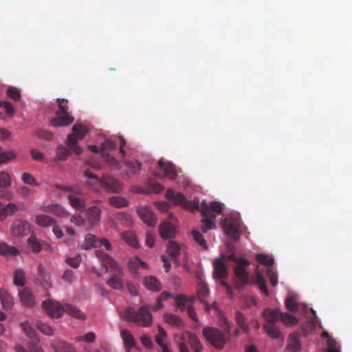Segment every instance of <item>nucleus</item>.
<instances>
[{
  "label": "nucleus",
  "mask_w": 352,
  "mask_h": 352,
  "mask_svg": "<svg viewBox=\"0 0 352 352\" xmlns=\"http://www.w3.org/2000/svg\"><path fill=\"white\" fill-rule=\"evenodd\" d=\"M159 231L163 239H171L175 236V226L168 221H165L160 225Z\"/></svg>",
  "instance_id": "obj_18"
},
{
  "label": "nucleus",
  "mask_w": 352,
  "mask_h": 352,
  "mask_svg": "<svg viewBox=\"0 0 352 352\" xmlns=\"http://www.w3.org/2000/svg\"><path fill=\"white\" fill-rule=\"evenodd\" d=\"M36 135L39 139L45 140H51L53 138V134L47 130H38L36 132Z\"/></svg>",
  "instance_id": "obj_60"
},
{
  "label": "nucleus",
  "mask_w": 352,
  "mask_h": 352,
  "mask_svg": "<svg viewBox=\"0 0 352 352\" xmlns=\"http://www.w3.org/2000/svg\"><path fill=\"white\" fill-rule=\"evenodd\" d=\"M166 197L175 202V204L186 207L187 199L186 197L178 192H175L172 189H168L166 192Z\"/></svg>",
  "instance_id": "obj_22"
},
{
  "label": "nucleus",
  "mask_w": 352,
  "mask_h": 352,
  "mask_svg": "<svg viewBox=\"0 0 352 352\" xmlns=\"http://www.w3.org/2000/svg\"><path fill=\"white\" fill-rule=\"evenodd\" d=\"M67 311L69 314L76 318L78 319H85V316L83 312H82L79 309L72 307V306H67Z\"/></svg>",
  "instance_id": "obj_56"
},
{
  "label": "nucleus",
  "mask_w": 352,
  "mask_h": 352,
  "mask_svg": "<svg viewBox=\"0 0 352 352\" xmlns=\"http://www.w3.org/2000/svg\"><path fill=\"white\" fill-rule=\"evenodd\" d=\"M81 258L80 256L75 257L67 258L66 263L74 268H76L80 265Z\"/></svg>",
  "instance_id": "obj_62"
},
{
  "label": "nucleus",
  "mask_w": 352,
  "mask_h": 352,
  "mask_svg": "<svg viewBox=\"0 0 352 352\" xmlns=\"http://www.w3.org/2000/svg\"><path fill=\"white\" fill-rule=\"evenodd\" d=\"M56 188L70 192L68 195V199L70 205L74 208L81 210L85 208V201L82 198L77 197L78 195H83V190L79 186L56 184Z\"/></svg>",
  "instance_id": "obj_4"
},
{
  "label": "nucleus",
  "mask_w": 352,
  "mask_h": 352,
  "mask_svg": "<svg viewBox=\"0 0 352 352\" xmlns=\"http://www.w3.org/2000/svg\"><path fill=\"white\" fill-rule=\"evenodd\" d=\"M56 101L58 104V117L51 120V125L63 126L70 124L73 122L74 118L68 114L67 100L58 98Z\"/></svg>",
  "instance_id": "obj_7"
},
{
  "label": "nucleus",
  "mask_w": 352,
  "mask_h": 352,
  "mask_svg": "<svg viewBox=\"0 0 352 352\" xmlns=\"http://www.w3.org/2000/svg\"><path fill=\"white\" fill-rule=\"evenodd\" d=\"M74 153L72 150L68 146V148L63 146H58L56 149V160L64 161L66 160L70 154Z\"/></svg>",
  "instance_id": "obj_40"
},
{
  "label": "nucleus",
  "mask_w": 352,
  "mask_h": 352,
  "mask_svg": "<svg viewBox=\"0 0 352 352\" xmlns=\"http://www.w3.org/2000/svg\"><path fill=\"white\" fill-rule=\"evenodd\" d=\"M42 307L52 318H58L64 312L63 307L58 302L52 300L44 301Z\"/></svg>",
  "instance_id": "obj_13"
},
{
  "label": "nucleus",
  "mask_w": 352,
  "mask_h": 352,
  "mask_svg": "<svg viewBox=\"0 0 352 352\" xmlns=\"http://www.w3.org/2000/svg\"><path fill=\"white\" fill-rule=\"evenodd\" d=\"M192 234L193 236L194 240L204 250L208 248L207 243L206 240L204 239L201 233H200L198 230L194 229L192 231Z\"/></svg>",
  "instance_id": "obj_49"
},
{
  "label": "nucleus",
  "mask_w": 352,
  "mask_h": 352,
  "mask_svg": "<svg viewBox=\"0 0 352 352\" xmlns=\"http://www.w3.org/2000/svg\"><path fill=\"white\" fill-rule=\"evenodd\" d=\"M72 130L74 133L69 134L67 136V146L74 151V153L78 155L82 153V148L78 145V139H82L88 130L81 124H75Z\"/></svg>",
  "instance_id": "obj_6"
},
{
  "label": "nucleus",
  "mask_w": 352,
  "mask_h": 352,
  "mask_svg": "<svg viewBox=\"0 0 352 352\" xmlns=\"http://www.w3.org/2000/svg\"><path fill=\"white\" fill-rule=\"evenodd\" d=\"M280 320L283 322L285 325L287 327H290L298 323L297 318L287 313H282L280 314Z\"/></svg>",
  "instance_id": "obj_43"
},
{
  "label": "nucleus",
  "mask_w": 352,
  "mask_h": 352,
  "mask_svg": "<svg viewBox=\"0 0 352 352\" xmlns=\"http://www.w3.org/2000/svg\"><path fill=\"white\" fill-rule=\"evenodd\" d=\"M0 300L5 309H10L14 305L13 298L4 289H0Z\"/></svg>",
  "instance_id": "obj_32"
},
{
  "label": "nucleus",
  "mask_w": 352,
  "mask_h": 352,
  "mask_svg": "<svg viewBox=\"0 0 352 352\" xmlns=\"http://www.w3.org/2000/svg\"><path fill=\"white\" fill-rule=\"evenodd\" d=\"M225 233L234 241H239L241 237L239 228L240 221L238 219L226 220L222 225Z\"/></svg>",
  "instance_id": "obj_12"
},
{
  "label": "nucleus",
  "mask_w": 352,
  "mask_h": 352,
  "mask_svg": "<svg viewBox=\"0 0 352 352\" xmlns=\"http://www.w3.org/2000/svg\"><path fill=\"white\" fill-rule=\"evenodd\" d=\"M96 256L100 258L102 265L109 270L113 271L109 279L107 281V284L113 289H122L124 288V282L122 279L123 271L118 263L110 257L106 253L97 250L96 251Z\"/></svg>",
  "instance_id": "obj_1"
},
{
  "label": "nucleus",
  "mask_w": 352,
  "mask_h": 352,
  "mask_svg": "<svg viewBox=\"0 0 352 352\" xmlns=\"http://www.w3.org/2000/svg\"><path fill=\"white\" fill-rule=\"evenodd\" d=\"M19 254L18 250L6 243L0 244V254L6 256H16Z\"/></svg>",
  "instance_id": "obj_41"
},
{
  "label": "nucleus",
  "mask_w": 352,
  "mask_h": 352,
  "mask_svg": "<svg viewBox=\"0 0 352 352\" xmlns=\"http://www.w3.org/2000/svg\"><path fill=\"white\" fill-rule=\"evenodd\" d=\"M35 222L39 226L47 228L56 224V220L46 214H38L36 217Z\"/></svg>",
  "instance_id": "obj_30"
},
{
  "label": "nucleus",
  "mask_w": 352,
  "mask_h": 352,
  "mask_svg": "<svg viewBox=\"0 0 352 352\" xmlns=\"http://www.w3.org/2000/svg\"><path fill=\"white\" fill-rule=\"evenodd\" d=\"M281 311L278 309L266 308L263 311V316L265 318V324H276L280 318Z\"/></svg>",
  "instance_id": "obj_21"
},
{
  "label": "nucleus",
  "mask_w": 352,
  "mask_h": 352,
  "mask_svg": "<svg viewBox=\"0 0 352 352\" xmlns=\"http://www.w3.org/2000/svg\"><path fill=\"white\" fill-rule=\"evenodd\" d=\"M28 244L32 249L34 253L39 252L42 249V244L41 242L34 236H31L28 239Z\"/></svg>",
  "instance_id": "obj_52"
},
{
  "label": "nucleus",
  "mask_w": 352,
  "mask_h": 352,
  "mask_svg": "<svg viewBox=\"0 0 352 352\" xmlns=\"http://www.w3.org/2000/svg\"><path fill=\"white\" fill-rule=\"evenodd\" d=\"M101 210L97 206L89 207L86 211V217L89 223L96 226L100 220Z\"/></svg>",
  "instance_id": "obj_20"
},
{
  "label": "nucleus",
  "mask_w": 352,
  "mask_h": 352,
  "mask_svg": "<svg viewBox=\"0 0 352 352\" xmlns=\"http://www.w3.org/2000/svg\"><path fill=\"white\" fill-rule=\"evenodd\" d=\"M226 328L223 331L218 328L206 327L203 329V336L205 339L218 350L222 349L230 341L232 324L224 319Z\"/></svg>",
  "instance_id": "obj_2"
},
{
  "label": "nucleus",
  "mask_w": 352,
  "mask_h": 352,
  "mask_svg": "<svg viewBox=\"0 0 352 352\" xmlns=\"http://www.w3.org/2000/svg\"><path fill=\"white\" fill-rule=\"evenodd\" d=\"M180 252V248L175 241H169L166 248V253L171 259L175 260L177 258Z\"/></svg>",
  "instance_id": "obj_38"
},
{
  "label": "nucleus",
  "mask_w": 352,
  "mask_h": 352,
  "mask_svg": "<svg viewBox=\"0 0 352 352\" xmlns=\"http://www.w3.org/2000/svg\"><path fill=\"white\" fill-rule=\"evenodd\" d=\"M16 157L13 151L0 153V164L6 163Z\"/></svg>",
  "instance_id": "obj_55"
},
{
  "label": "nucleus",
  "mask_w": 352,
  "mask_h": 352,
  "mask_svg": "<svg viewBox=\"0 0 352 352\" xmlns=\"http://www.w3.org/2000/svg\"><path fill=\"white\" fill-rule=\"evenodd\" d=\"M213 277L214 278H224L228 276V270L221 258H217L213 262Z\"/></svg>",
  "instance_id": "obj_17"
},
{
  "label": "nucleus",
  "mask_w": 352,
  "mask_h": 352,
  "mask_svg": "<svg viewBox=\"0 0 352 352\" xmlns=\"http://www.w3.org/2000/svg\"><path fill=\"white\" fill-rule=\"evenodd\" d=\"M18 210V206L15 204L10 203L6 206L0 203V220L5 219L8 215L14 214Z\"/></svg>",
  "instance_id": "obj_27"
},
{
  "label": "nucleus",
  "mask_w": 352,
  "mask_h": 352,
  "mask_svg": "<svg viewBox=\"0 0 352 352\" xmlns=\"http://www.w3.org/2000/svg\"><path fill=\"white\" fill-rule=\"evenodd\" d=\"M176 305L178 308H179L182 311H184L186 309V304L190 299L187 298L186 296L182 295H179L176 297Z\"/></svg>",
  "instance_id": "obj_59"
},
{
  "label": "nucleus",
  "mask_w": 352,
  "mask_h": 352,
  "mask_svg": "<svg viewBox=\"0 0 352 352\" xmlns=\"http://www.w3.org/2000/svg\"><path fill=\"white\" fill-rule=\"evenodd\" d=\"M204 219H202V226H201V231L204 233L207 232L208 230L211 229L216 228V225L214 223V218H212L209 216H203Z\"/></svg>",
  "instance_id": "obj_42"
},
{
  "label": "nucleus",
  "mask_w": 352,
  "mask_h": 352,
  "mask_svg": "<svg viewBox=\"0 0 352 352\" xmlns=\"http://www.w3.org/2000/svg\"><path fill=\"white\" fill-rule=\"evenodd\" d=\"M52 346L56 352H76L72 344L64 341H54Z\"/></svg>",
  "instance_id": "obj_28"
},
{
  "label": "nucleus",
  "mask_w": 352,
  "mask_h": 352,
  "mask_svg": "<svg viewBox=\"0 0 352 352\" xmlns=\"http://www.w3.org/2000/svg\"><path fill=\"white\" fill-rule=\"evenodd\" d=\"M21 326L27 336H28L30 338L32 339V340H34V339H36L35 338V336H36L35 330L28 322L21 323Z\"/></svg>",
  "instance_id": "obj_54"
},
{
  "label": "nucleus",
  "mask_w": 352,
  "mask_h": 352,
  "mask_svg": "<svg viewBox=\"0 0 352 352\" xmlns=\"http://www.w3.org/2000/svg\"><path fill=\"white\" fill-rule=\"evenodd\" d=\"M141 165L142 164L138 160H131L125 162V166L129 169L130 173L132 174L137 173L140 169Z\"/></svg>",
  "instance_id": "obj_51"
},
{
  "label": "nucleus",
  "mask_w": 352,
  "mask_h": 352,
  "mask_svg": "<svg viewBox=\"0 0 352 352\" xmlns=\"http://www.w3.org/2000/svg\"><path fill=\"white\" fill-rule=\"evenodd\" d=\"M104 246L107 250H111V246L108 240L105 239H98L95 235L87 234L85 236L84 243L81 245V248L89 250L93 248Z\"/></svg>",
  "instance_id": "obj_9"
},
{
  "label": "nucleus",
  "mask_w": 352,
  "mask_h": 352,
  "mask_svg": "<svg viewBox=\"0 0 352 352\" xmlns=\"http://www.w3.org/2000/svg\"><path fill=\"white\" fill-rule=\"evenodd\" d=\"M38 280L44 287H50L52 285L50 276L41 265L38 267Z\"/></svg>",
  "instance_id": "obj_31"
},
{
  "label": "nucleus",
  "mask_w": 352,
  "mask_h": 352,
  "mask_svg": "<svg viewBox=\"0 0 352 352\" xmlns=\"http://www.w3.org/2000/svg\"><path fill=\"white\" fill-rule=\"evenodd\" d=\"M140 259L138 257H134L131 259L128 263V266L130 270L133 272H137L140 266Z\"/></svg>",
  "instance_id": "obj_61"
},
{
  "label": "nucleus",
  "mask_w": 352,
  "mask_h": 352,
  "mask_svg": "<svg viewBox=\"0 0 352 352\" xmlns=\"http://www.w3.org/2000/svg\"><path fill=\"white\" fill-rule=\"evenodd\" d=\"M186 341L191 346L193 352H202L203 346L199 339V338L195 334L190 331H186Z\"/></svg>",
  "instance_id": "obj_23"
},
{
  "label": "nucleus",
  "mask_w": 352,
  "mask_h": 352,
  "mask_svg": "<svg viewBox=\"0 0 352 352\" xmlns=\"http://www.w3.org/2000/svg\"><path fill=\"white\" fill-rule=\"evenodd\" d=\"M144 285L148 290L158 292L161 289L160 282L154 276H148L144 278Z\"/></svg>",
  "instance_id": "obj_36"
},
{
  "label": "nucleus",
  "mask_w": 352,
  "mask_h": 352,
  "mask_svg": "<svg viewBox=\"0 0 352 352\" xmlns=\"http://www.w3.org/2000/svg\"><path fill=\"white\" fill-rule=\"evenodd\" d=\"M137 212L141 220L148 226L153 227L156 225L157 217L149 208L139 207L137 208Z\"/></svg>",
  "instance_id": "obj_14"
},
{
  "label": "nucleus",
  "mask_w": 352,
  "mask_h": 352,
  "mask_svg": "<svg viewBox=\"0 0 352 352\" xmlns=\"http://www.w3.org/2000/svg\"><path fill=\"white\" fill-rule=\"evenodd\" d=\"M285 306L291 312H296L298 309L297 299L294 296H290L285 300Z\"/></svg>",
  "instance_id": "obj_46"
},
{
  "label": "nucleus",
  "mask_w": 352,
  "mask_h": 352,
  "mask_svg": "<svg viewBox=\"0 0 352 352\" xmlns=\"http://www.w3.org/2000/svg\"><path fill=\"white\" fill-rule=\"evenodd\" d=\"M256 258L260 264L267 267L272 266L274 261L272 257L264 254H256Z\"/></svg>",
  "instance_id": "obj_47"
},
{
  "label": "nucleus",
  "mask_w": 352,
  "mask_h": 352,
  "mask_svg": "<svg viewBox=\"0 0 352 352\" xmlns=\"http://www.w3.org/2000/svg\"><path fill=\"white\" fill-rule=\"evenodd\" d=\"M109 203L116 208L127 206L128 202L126 199L119 196H113L109 199Z\"/></svg>",
  "instance_id": "obj_45"
},
{
  "label": "nucleus",
  "mask_w": 352,
  "mask_h": 352,
  "mask_svg": "<svg viewBox=\"0 0 352 352\" xmlns=\"http://www.w3.org/2000/svg\"><path fill=\"white\" fill-rule=\"evenodd\" d=\"M100 187L106 192L118 193L122 190L123 186L118 179L108 175H104L101 177Z\"/></svg>",
  "instance_id": "obj_10"
},
{
  "label": "nucleus",
  "mask_w": 352,
  "mask_h": 352,
  "mask_svg": "<svg viewBox=\"0 0 352 352\" xmlns=\"http://www.w3.org/2000/svg\"><path fill=\"white\" fill-rule=\"evenodd\" d=\"M15 110L10 103L0 100V118L4 117V113H6L9 116H12Z\"/></svg>",
  "instance_id": "obj_39"
},
{
  "label": "nucleus",
  "mask_w": 352,
  "mask_h": 352,
  "mask_svg": "<svg viewBox=\"0 0 352 352\" xmlns=\"http://www.w3.org/2000/svg\"><path fill=\"white\" fill-rule=\"evenodd\" d=\"M209 293L210 290L207 285L204 281L200 280L197 288V294L199 300L201 302L206 303L205 298L209 295Z\"/></svg>",
  "instance_id": "obj_33"
},
{
  "label": "nucleus",
  "mask_w": 352,
  "mask_h": 352,
  "mask_svg": "<svg viewBox=\"0 0 352 352\" xmlns=\"http://www.w3.org/2000/svg\"><path fill=\"white\" fill-rule=\"evenodd\" d=\"M37 328L43 333L45 334L47 336H52L54 333L53 328L50 325H49L46 323L38 322L37 324Z\"/></svg>",
  "instance_id": "obj_57"
},
{
  "label": "nucleus",
  "mask_w": 352,
  "mask_h": 352,
  "mask_svg": "<svg viewBox=\"0 0 352 352\" xmlns=\"http://www.w3.org/2000/svg\"><path fill=\"white\" fill-rule=\"evenodd\" d=\"M287 349L291 352L300 351V344L298 334L292 333L289 335V342L287 344Z\"/></svg>",
  "instance_id": "obj_35"
},
{
  "label": "nucleus",
  "mask_w": 352,
  "mask_h": 352,
  "mask_svg": "<svg viewBox=\"0 0 352 352\" xmlns=\"http://www.w3.org/2000/svg\"><path fill=\"white\" fill-rule=\"evenodd\" d=\"M30 231V224L22 220H16L12 226V232L14 236H23Z\"/></svg>",
  "instance_id": "obj_15"
},
{
  "label": "nucleus",
  "mask_w": 352,
  "mask_h": 352,
  "mask_svg": "<svg viewBox=\"0 0 352 352\" xmlns=\"http://www.w3.org/2000/svg\"><path fill=\"white\" fill-rule=\"evenodd\" d=\"M21 302L27 307H32L34 305V298L28 288H24L19 293Z\"/></svg>",
  "instance_id": "obj_26"
},
{
  "label": "nucleus",
  "mask_w": 352,
  "mask_h": 352,
  "mask_svg": "<svg viewBox=\"0 0 352 352\" xmlns=\"http://www.w3.org/2000/svg\"><path fill=\"white\" fill-rule=\"evenodd\" d=\"M95 339H96V335L94 332H91V331L86 333L83 337L77 336L75 338V340L76 342L85 341V342H89V343H91V342H94Z\"/></svg>",
  "instance_id": "obj_58"
},
{
  "label": "nucleus",
  "mask_w": 352,
  "mask_h": 352,
  "mask_svg": "<svg viewBox=\"0 0 352 352\" xmlns=\"http://www.w3.org/2000/svg\"><path fill=\"white\" fill-rule=\"evenodd\" d=\"M263 328L266 333L273 339H283V336L280 329L276 324H265Z\"/></svg>",
  "instance_id": "obj_29"
},
{
  "label": "nucleus",
  "mask_w": 352,
  "mask_h": 352,
  "mask_svg": "<svg viewBox=\"0 0 352 352\" xmlns=\"http://www.w3.org/2000/svg\"><path fill=\"white\" fill-rule=\"evenodd\" d=\"M11 179L10 175L5 173H0V198L10 199V194L5 189L6 187L10 186Z\"/></svg>",
  "instance_id": "obj_19"
},
{
  "label": "nucleus",
  "mask_w": 352,
  "mask_h": 352,
  "mask_svg": "<svg viewBox=\"0 0 352 352\" xmlns=\"http://www.w3.org/2000/svg\"><path fill=\"white\" fill-rule=\"evenodd\" d=\"M196 208L200 210L202 216H209L212 218H215L217 214L222 212V206L221 203L217 201L208 203L206 200H204L200 206L197 205Z\"/></svg>",
  "instance_id": "obj_8"
},
{
  "label": "nucleus",
  "mask_w": 352,
  "mask_h": 352,
  "mask_svg": "<svg viewBox=\"0 0 352 352\" xmlns=\"http://www.w3.org/2000/svg\"><path fill=\"white\" fill-rule=\"evenodd\" d=\"M159 172L156 175L160 178L167 177L170 179H175L177 176V173L173 164L170 162H164L162 160L159 161Z\"/></svg>",
  "instance_id": "obj_11"
},
{
  "label": "nucleus",
  "mask_w": 352,
  "mask_h": 352,
  "mask_svg": "<svg viewBox=\"0 0 352 352\" xmlns=\"http://www.w3.org/2000/svg\"><path fill=\"white\" fill-rule=\"evenodd\" d=\"M235 321L239 328L244 333H249L250 328L248 324V319L245 316V315L242 312L239 311H236L235 312Z\"/></svg>",
  "instance_id": "obj_24"
},
{
  "label": "nucleus",
  "mask_w": 352,
  "mask_h": 352,
  "mask_svg": "<svg viewBox=\"0 0 352 352\" xmlns=\"http://www.w3.org/2000/svg\"><path fill=\"white\" fill-rule=\"evenodd\" d=\"M14 283L17 286L25 285V273L23 270L17 269L14 273Z\"/></svg>",
  "instance_id": "obj_48"
},
{
  "label": "nucleus",
  "mask_w": 352,
  "mask_h": 352,
  "mask_svg": "<svg viewBox=\"0 0 352 352\" xmlns=\"http://www.w3.org/2000/svg\"><path fill=\"white\" fill-rule=\"evenodd\" d=\"M84 176L87 177L86 185L91 190L98 191L100 187L101 178H99L96 174L93 173L89 170H86Z\"/></svg>",
  "instance_id": "obj_16"
},
{
  "label": "nucleus",
  "mask_w": 352,
  "mask_h": 352,
  "mask_svg": "<svg viewBox=\"0 0 352 352\" xmlns=\"http://www.w3.org/2000/svg\"><path fill=\"white\" fill-rule=\"evenodd\" d=\"M164 320L167 324L175 328L179 329L184 326V320L179 316L173 314H164Z\"/></svg>",
  "instance_id": "obj_25"
},
{
  "label": "nucleus",
  "mask_w": 352,
  "mask_h": 352,
  "mask_svg": "<svg viewBox=\"0 0 352 352\" xmlns=\"http://www.w3.org/2000/svg\"><path fill=\"white\" fill-rule=\"evenodd\" d=\"M120 336L124 341L126 350L131 349V348L135 346V342L134 340V338L129 330H121Z\"/></svg>",
  "instance_id": "obj_34"
},
{
  "label": "nucleus",
  "mask_w": 352,
  "mask_h": 352,
  "mask_svg": "<svg viewBox=\"0 0 352 352\" xmlns=\"http://www.w3.org/2000/svg\"><path fill=\"white\" fill-rule=\"evenodd\" d=\"M149 187L155 193H160L164 189L163 186H162L160 184H159L156 182H154V181L149 182Z\"/></svg>",
  "instance_id": "obj_63"
},
{
  "label": "nucleus",
  "mask_w": 352,
  "mask_h": 352,
  "mask_svg": "<svg viewBox=\"0 0 352 352\" xmlns=\"http://www.w3.org/2000/svg\"><path fill=\"white\" fill-rule=\"evenodd\" d=\"M256 283L258 285L259 289L265 294V295L268 296L269 292L266 286L265 280L261 274H256Z\"/></svg>",
  "instance_id": "obj_50"
},
{
  "label": "nucleus",
  "mask_w": 352,
  "mask_h": 352,
  "mask_svg": "<svg viewBox=\"0 0 352 352\" xmlns=\"http://www.w3.org/2000/svg\"><path fill=\"white\" fill-rule=\"evenodd\" d=\"M21 179L25 184L28 185L33 186H38V184L37 183L34 177L29 173H23L21 175Z\"/></svg>",
  "instance_id": "obj_53"
},
{
  "label": "nucleus",
  "mask_w": 352,
  "mask_h": 352,
  "mask_svg": "<svg viewBox=\"0 0 352 352\" xmlns=\"http://www.w3.org/2000/svg\"><path fill=\"white\" fill-rule=\"evenodd\" d=\"M44 212H50L56 216L63 217L67 214L65 210L58 204H52L43 208Z\"/></svg>",
  "instance_id": "obj_37"
},
{
  "label": "nucleus",
  "mask_w": 352,
  "mask_h": 352,
  "mask_svg": "<svg viewBox=\"0 0 352 352\" xmlns=\"http://www.w3.org/2000/svg\"><path fill=\"white\" fill-rule=\"evenodd\" d=\"M123 239L131 246L133 248L138 247V241L135 234L132 232H126L122 234Z\"/></svg>",
  "instance_id": "obj_44"
},
{
  "label": "nucleus",
  "mask_w": 352,
  "mask_h": 352,
  "mask_svg": "<svg viewBox=\"0 0 352 352\" xmlns=\"http://www.w3.org/2000/svg\"><path fill=\"white\" fill-rule=\"evenodd\" d=\"M30 352H44L42 348L38 345V339H34L29 345Z\"/></svg>",
  "instance_id": "obj_64"
},
{
  "label": "nucleus",
  "mask_w": 352,
  "mask_h": 352,
  "mask_svg": "<svg viewBox=\"0 0 352 352\" xmlns=\"http://www.w3.org/2000/svg\"><path fill=\"white\" fill-rule=\"evenodd\" d=\"M225 258L230 261H234L236 263L234 268V274L236 278L241 283L248 284L249 275L246 270V267L250 264L249 261L243 258H237L234 253H232L227 256H222L221 259L223 260Z\"/></svg>",
  "instance_id": "obj_5"
},
{
  "label": "nucleus",
  "mask_w": 352,
  "mask_h": 352,
  "mask_svg": "<svg viewBox=\"0 0 352 352\" xmlns=\"http://www.w3.org/2000/svg\"><path fill=\"white\" fill-rule=\"evenodd\" d=\"M120 316L129 322L146 327H150L153 321V316L148 305L141 306L138 311L133 307H128L120 312Z\"/></svg>",
  "instance_id": "obj_3"
}]
</instances>
